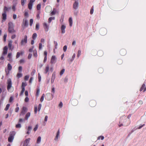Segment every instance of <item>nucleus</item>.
Listing matches in <instances>:
<instances>
[{
	"mask_svg": "<svg viewBox=\"0 0 146 146\" xmlns=\"http://www.w3.org/2000/svg\"><path fill=\"white\" fill-rule=\"evenodd\" d=\"M14 25L13 23L11 22H9L8 24V31L9 32L11 33H13L15 32V31L14 30Z\"/></svg>",
	"mask_w": 146,
	"mask_h": 146,
	"instance_id": "nucleus-1",
	"label": "nucleus"
},
{
	"mask_svg": "<svg viewBox=\"0 0 146 146\" xmlns=\"http://www.w3.org/2000/svg\"><path fill=\"white\" fill-rule=\"evenodd\" d=\"M11 9L10 7H9L8 8H7V7H4V10L5 11L4 13H3L2 16V21L4 22L6 19V17H7V15L6 13V11H8V10L10 9Z\"/></svg>",
	"mask_w": 146,
	"mask_h": 146,
	"instance_id": "nucleus-2",
	"label": "nucleus"
},
{
	"mask_svg": "<svg viewBox=\"0 0 146 146\" xmlns=\"http://www.w3.org/2000/svg\"><path fill=\"white\" fill-rule=\"evenodd\" d=\"M15 134V131H12L10 133V136L8 138V141L9 142H12L14 138V136Z\"/></svg>",
	"mask_w": 146,
	"mask_h": 146,
	"instance_id": "nucleus-3",
	"label": "nucleus"
},
{
	"mask_svg": "<svg viewBox=\"0 0 146 146\" xmlns=\"http://www.w3.org/2000/svg\"><path fill=\"white\" fill-rule=\"evenodd\" d=\"M27 36L26 35L24 36V38L22 39L21 44V45H25L27 42Z\"/></svg>",
	"mask_w": 146,
	"mask_h": 146,
	"instance_id": "nucleus-4",
	"label": "nucleus"
},
{
	"mask_svg": "<svg viewBox=\"0 0 146 146\" xmlns=\"http://www.w3.org/2000/svg\"><path fill=\"white\" fill-rule=\"evenodd\" d=\"M57 61V58L55 55H53L52 56L51 60L50 63L51 64H54Z\"/></svg>",
	"mask_w": 146,
	"mask_h": 146,
	"instance_id": "nucleus-5",
	"label": "nucleus"
},
{
	"mask_svg": "<svg viewBox=\"0 0 146 146\" xmlns=\"http://www.w3.org/2000/svg\"><path fill=\"white\" fill-rule=\"evenodd\" d=\"M12 69V67L10 64H8L7 65V68L5 69V71L7 75H8L9 71L11 70Z\"/></svg>",
	"mask_w": 146,
	"mask_h": 146,
	"instance_id": "nucleus-6",
	"label": "nucleus"
},
{
	"mask_svg": "<svg viewBox=\"0 0 146 146\" xmlns=\"http://www.w3.org/2000/svg\"><path fill=\"white\" fill-rule=\"evenodd\" d=\"M31 139L30 138L26 139L24 141L23 146H30L29 143Z\"/></svg>",
	"mask_w": 146,
	"mask_h": 146,
	"instance_id": "nucleus-7",
	"label": "nucleus"
},
{
	"mask_svg": "<svg viewBox=\"0 0 146 146\" xmlns=\"http://www.w3.org/2000/svg\"><path fill=\"white\" fill-rule=\"evenodd\" d=\"M7 89L8 90H9V89L11 87H12V82L11 81V79H9L7 80Z\"/></svg>",
	"mask_w": 146,
	"mask_h": 146,
	"instance_id": "nucleus-8",
	"label": "nucleus"
},
{
	"mask_svg": "<svg viewBox=\"0 0 146 146\" xmlns=\"http://www.w3.org/2000/svg\"><path fill=\"white\" fill-rule=\"evenodd\" d=\"M79 5V3L78 1H75L73 4V8L76 9H78Z\"/></svg>",
	"mask_w": 146,
	"mask_h": 146,
	"instance_id": "nucleus-9",
	"label": "nucleus"
},
{
	"mask_svg": "<svg viewBox=\"0 0 146 146\" xmlns=\"http://www.w3.org/2000/svg\"><path fill=\"white\" fill-rule=\"evenodd\" d=\"M26 129L27 130L26 133L29 135L31 132V130L32 129V127L31 126H29L26 127Z\"/></svg>",
	"mask_w": 146,
	"mask_h": 146,
	"instance_id": "nucleus-10",
	"label": "nucleus"
},
{
	"mask_svg": "<svg viewBox=\"0 0 146 146\" xmlns=\"http://www.w3.org/2000/svg\"><path fill=\"white\" fill-rule=\"evenodd\" d=\"M66 28V26L64 25H62L61 26V30L62 33V34H64L65 33V29Z\"/></svg>",
	"mask_w": 146,
	"mask_h": 146,
	"instance_id": "nucleus-11",
	"label": "nucleus"
},
{
	"mask_svg": "<svg viewBox=\"0 0 146 146\" xmlns=\"http://www.w3.org/2000/svg\"><path fill=\"white\" fill-rule=\"evenodd\" d=\"M27 109L25 107H23V110L20 113V115H24L25 113L27 111Z\"/></svg>",
	"mask_w": 146,
	"mask_h": 146,
	"instance_id": "nucleus-12",
	"label": "nucleus"
},
{
	"mask_svg": "<svg viewBox=\"0 0 146 146\" xmlns=\"http://www.w3.org/2000/svg\"><path fill=\"white\" fill-rule=\"evenodd\" d=\"M8 48L7 46H5L3 48V54H6L7 52Z\"/></svg>",
	"mask_w": 146,
	"mask_h": 146,
	"instance_id": "nucleus-13",
	"label": "nucleus"
},
{
	"mask_svg": "<svg viewBox=\"0 0 146 146\" xmlns=\"http://www.w3.org/2000/svg\"><path fill=\"white\" fill-rule=\"evenodd\" d=\"M44 28L45 31H48V29H49L48 25H47V24L46 23H44Z\"/></svg>",
	"mask_w": 146,
	"mask_h": 146,
	"instance_id": "nucleus-14",
	"label": "nucleus"
},
{
	"mask_svg": "<svg viewBox=\"0 0 146 146\" xmlns=\"http://www.w3.org/2000/svg\"><path fill=\"white\" fill-rule=\"evenodd\" d=\"M52 10V8L50 6H47L45 8V11L46 12H48Z\"/></svg>",
	"mask_w": 146,
	"mask_h": 146,
	"instance_id": "nucleus-15",
	"label": "nucleus"
},
{
	"mask_svg": "<svg viewBox=\"0 0 146 146\" xmlns=\"http://www.w3.org/2000/svg\"><path fill=\"white\" fill-rule=\"evenodd\" d=\"M41 137L40 136L38 137L37 139L36 143L37 144H40L41 142Z\"/></svg>",
	"mask_w": 146,
	"mask_h": 146,
	"instance_id": "nucleus-16",
	"label": "nucleus"
},
{
	"mask_svg": "<svg viewBox=\"0 0 146 146\" xmlns=\"http://www.w3.org/2000/svg\"><path fill=\"white\" fill-rule=\"evenodd\" d=\"M69 23L70 26L72 27V17H70L69 19Z\"/></svg>",
	"mask_w": 146,
	"mask_h": 146,
	"instance_id": "nucleus-17",
	"label": "nucleus"
},
{
	"mask_svg": "<svg viewBox=\"0 0 146 146\" xmlns=\"http://www.w3.org/2000/svg\"><path fill=\"white\" fill-rule=\"evenodd\" d=\"M49 69V65H48L45 68L44 73L46 74L48 71Z\"/></svg>",
	"mask_w": 146,
	"mask_h": 146,
	"instance_id": "nucleus-18",
	"label": "nucleus"
},
{
	"mask_svg": "<svg viewBox=\"0 0 146 146\" xmlns=\"http://www.w3.org/2000/svg\"><path fill=\"white\" fill-rule=\"evenodd\" d=\"M59 134H60L59 131H58L57 133L56 136L54 139L56 141H57L58 140V138L59 136Z\"/></svg>",
	"mask_w": 146,
	"mask_h": 146,
	"instance_id": "nucleus-19",
	"label": "nucleus"
},
{
	"mask_svg": "<svg viewBox=\"0 0 146 146\" xmlns=\"http://www.w3.org/2000/svg\"><path fill=\"white\" fill-rule=\"evenodd\" d=\"M12 41L11 40H9V42L8 46L10 50H12Z\"/></svg>",
	"mask_w": 146,
	"mask_h": 146,
	"instance_id": "nucleus-20",
	"label": "nucleus"
},
{
	"mask_svg": "<svg viewBox=\"0 0 146 146\" xmlns=\"http://www.w3.org/2000/svg\"><path fill=\"white\" fill-rule=\"evenodd\" d=\"M143 90V92H145L146 91V87L145 86V84H143L141 88L140 89L141 91Z\"/></svg>",
	"mask_w": 146,
	"mask_h": 146,
	"instance_id": "nucleus-21",
	"label": "nucleus"
},
{
	"mask_svg": "<svg viewBox=\"0 0 146 146\" xmlns=\"http://www.w3.org/2000/svg\"><path fill=\"white\" fill-rule=\"evenodd\" d=\"M33 3L29 2L28 5V7L29 9H32Z\"/></svg>",
	"mask_w": 146,
	"mask_h": 146,
	"instance_id": "nucleus-22",
	"label": "nucleus"
},
{
	"mask_svg": "<svg viewBox=\"0 0 146 146\" xmlns=\"http://www.w3.org/2000/svg\"><path fill=\"white\" fill-rule=\"evenodd\" d=\"M24 53V52H18L17 53V55H16V58H19L20 56L21 55L23 54Z\"/></svg>",
	"mask_w": 146,
	"mask_h": 146,
	"instance_id": "nucleus-23",
	"label": "nucleus"
},
{
	"mask_svg": "<svg viewBox=\"0 0 146 146\" xmlns=\"http://www.w3.org/2000/svg\"><path fill=\"white\" fill-rule=\"evenodd\" d=\"M23 76V74L21 73V72H19L17 73V76L18 78H19L21 77H22Z\"/></svg>",
	"mask_w": 146,
	"mask_h": 146,
	"instance_id": "nucleus-24",
	"label": "nucleus"
},
{
	"mask_svg": "<svg viewBox=\"0 0 146 146\" xmlns=\"http://www.w3.org/2000/svg\"><path fill=\"white\" fill-rule=\"evenodd\" d=\"M30 113L29 112H28L25 115V118L27 120L28 119V118L30 116Z\"/></svg>",
	"mask_w": 146,
	"mask_h": 146,
	"instance_id": "nucleus-25",
	"label": "nucleus"
},
{
	"mask_svg": "<svg viewBox=\"0 0 146 146\" xmlns=\"http://www.w3.org/2000/svg\"><path fill=\"white\" fill-rule=\"evenodd\" d=\"M24 26L26 27H27L28 26V21L26 19L24 20Z\"/></svg>",
	"mask_w": 146,
	"mask_h": 146,
	"instance_id": "nucleus-26",
	"label": "nucleus"
},
{
	"mask_svg": "<svg viewBox=\"0 0 146 146\" xmlns=\"http://www.w3.org/2000/svg\"><path fill=\"white\" fill-rule=\"evenodd\" d=\"M55 74L54 73L52 74V78H51V82H53L55 78Z\"/></svg>",
	"mask_w": 146,
	"mask_h": 146,
	"instance_id": "nucleus-27",
	"label": "nucleus"
},
{
	"mask_svg": "<svg viewBox=\"0 0 146 146\" xmlns=\"http://www.w3.org/2000/svg\"><path fill=\"white\" fill-rule=\"evenodd\" d=\"M44 97H45V95L44 94H43L42 95V96L40 98V101L41 102H42L43 101Z\"/></svg>",
	"mask_w": 146,
	"mask_h": 146,
	"instance_id": "nucleus-28",
	"label": "nucleus"
},
{
	"mask_svg": "<svg viewBox=\"0 0 146 146\" xmlns=\"http://www.w3.org/2000/svg\"><path fill=\"white\" fill-rule=\"evenodd\" d=\"M75 56H76V54L75 53H74L73 55L72 56V59H70L69 60H70V61L71 62H72L74 60L75 57Z\"/></svg>",
	"mask_w": 146,
	"mask_h": 146,
	"instance_id": "nucleus-29",
	"label": "nucleus"
},
{
	"mask_svg": "<svg viewBox=\"0 0 146 146\" xmlns=\"http://www.w3.org/2000/svg\"><path fill=\"white\" fill-rule=\"evenodd\" d=\"M27 85V84L25 82H23L22 83V88H24Z\"/></svg>",
	"mask_w": 146,
	"mask_h": 146,
	"instance_id": "nucleus-30",
	"label": "nucleus"
},
{
	"mask_svg": "<svg viewBox=\"0 0 146 146\" xmlns=\"http://www.w3.org/2000/svg\"><path fill=\"white\" fill-rule=\"evenodd\" d=\"M12 55V54L11 53H9L8 54L7 57L9 58L10 60L11 59Z\"/></svg>",
	"mask_w": 146,
	"mask_h": 146,
	"instance_id": "nucleus-31",
	"label": "nucleus"
},
{
	"mask_svg": "<svg viewBox=\"0 0 146 146\" xmlns=\"http://www.w3.org/2000/svg\"><path fill=\"white\" fill-rule=\"evenodd\" d=\"M38 124L36 125L35 126V127H34V128L33 129V131H36L37 130V129L38 128Z\"/></svg>",
	"mask_w": 146,
	"mask_h": 146,
	"instance_id": "nucleus-32",
	"label": "nucleus"
},
{
	"mask_svg": "<svg viewBox=\"0 0 146 146\" xmlns=\"http://www.w3.org/2000/svg\"><path fill=\"white\" fill-rule=\"evenodd\" d=\"M33 56L35 57L37 56V52L36 50H34L33 51Z\"/></svg>",
	"mask_w": 146,
	"mask_h": 146,
	"instance_id": "nucleus-33",
	"label": "nucleus"
},
{
	"mask_svg": "<svg viewBox=\"0 0 146 146\" xmlns=\"http://www.w3.org/2000/svg\"><path fill=\"white\" fill-rule=\"evenodd\" d=\"M37 37V34L36 33H34L33 35L32 38L33 39H35Z\"/></svg>",
	"mask_w": 146,
	"mask_h": 146,
	"instance_id": "nucleus-34",
	"label": "nucleus"
},
{
	"mask_svg": "<svg viewBox=\"0 0 146 146\" xmlns=\"http://www.w3.org/2000/svg\"><path fill=\"white\" fill-rule=\"evenodd\" d=\"M40 92V90L39 89H38L37 90L36 92V95L37 96H38L39 95Z\"/></svg>",
	"mask_w": 146,
	"mask_h": 146,
	"instance_id": "nucleus-35",
	"label": "nucleus"
},
{
	"mask_svg": "<svg viewBox=\"0 0 146 146\" xmlns=\"http://www.w3.org/2000/svg\"><path fill=\"white\" fill-rule=\"evenodd\" d=\"M81 50H78V53L77 55V56L78 58H79V56H80L81 55Z\"/></svg>",
	"mask_w": 146,
	"mask_h": 146,
	"instance_id": "nucleus-36",
	"label": "nucleus"
},
{
	"mask_svg": "<svg viewBox=\"0 0 146 146\" xmlns=\"http://www.w3.org/2000/svg\"><path fill=\"white\" fill-rule=\"evenodd\" d=\"M16 127L18 128H20L21 127V125L19 123L16 125Z\"/></svg>",
	"mask_w": 146,
	"mask_h": 146,
	"instance_id": "nucleus-37",
	"label": "nucleus"
},
{
	"mask_svg": "<svg viewBox=\"0 0 146 146\" xmlns=\"http://www.w3.org/2000/svg\"><path fill=\"white\" fill-rule=\"evenodd\" d=\"M56 10L55 9H54L53 11L51 13V15H54L56 13Z\"/></svg>",
	"mask_w": 146,
	"mask_h": 146,
	"instance_id": "nucleus-38",
	"label": "nucleus"
},
{
	"mask_svg": "<svg viewBox=\"0 0 146 146\" xmlns=\"http://www.w3.org/2000/svg\"><path fill=\"white\" fill-rule=\"evenodd\" d=\"M9 106H10V104H7V105H6V106L5 108V111L7 110H8V109H9Z\"/></svg>",
	"mask_w": 146,
	"mask_h": 146,
	"instance_id": "nucleus-39",
	"label": "nucleus"
},
{
	"mask_svg": "<svg viewBox=\"0 0 146 146\" xmlns=\"http://www.w3.org/2000/svg\"><path fill=\"white\" fill-rule=\"evenodd\" d=\"M54 19V17H52L49 18L48 19V21L49 23L52 20Z\"/></svg>",
	"mask_w": 146,
	"mask_h": 146,
	"instance_id": "nucleus-40",
	"label": "nucleus"
},
{
	"mask_svg": "<svg viewBox=\"0 0 146 146\" xmlns=\"http://www.w3.org/2000/svg\"><path fill=\"white\" fill-rule=\"evenodd\" d=\"M41 8V4H39L37 6V9L38 10L40 9Z\"/></svg>",
	"mask_w": 146,
	"mask_h": 146,
	"instance_id": "nucleus-41",
	"label": "nucleus"
},
{
	"mask_svg": "<svg viewBox=\"0 0 146 146\" xmlns=\"http://www.w3.org/2000/svg\"><path fill=\"white\" fill-rule=\"evenodd\" d=\"M19 72H21L22 70V67L21 66H20L18 68Z\"/></svg>",
	"mask_w": 146,
	"mask_h": 146,
	"instance_id": "nucleus-42",
	"label": "nucleus"
},
{
	"mask_svg": "<svg viewBox=\"0 0 146 146\" xmlns=\"http://www.w3.org/2000/svg\"><path fill=\"white\" fill-rule=\"evenodd\" d=\"M19 62L21 64H23L25 62V60L24 59H22L20 60Z\"/></svg>",
	"mask_w": 146,
	"mask_h": 146,
	"instance_id": "nucleus-43",
	"label": "nucleus"
},
{
	"mask_svg": "<svg viewBox=\"0 0 146 146\" xmlns=\"http://www.w3.org/2000/svg\"><path fill=\"white\" fill-rule=\"evenodd\" d=\"M55 88L54 87H52V88L51 92H52L53 94L55 93Z\"/></svg>",
	"mask_w": 146,
	"mask_h": 146,
	"instance_id": "nucleus-44",
	"label": "nucleus"
},
{
	"mask_svg": "<svg viewBox=\"0 0 146 146\" xmlns=\"http://www.w3.org/2000/svg\"><path fill=\"white\" fill-rule=\"evenodd\" d=\"M54 44H55V49H57V46H58V43L56 41H54Z\"/></svg>",
	"mask_w": 146,
	"mask_h": 146,
	"instance_id": "nucleus-45",
	"label": "nucleus"
},
{
	"mask_svg": "<svg viewBox=\"0 0 146 146\" xmlns=\"http://www.w3.org/2000/svg\"><path fill=\"white\" fill-rule=\"evenodd\" d=\"M98 139H101L102 140H103L104 139V137L103 136H99L98 137Z\"/></svg>",
	"mask_w": 146,
	"mask_h": 146,
	"instance_id": "nucleus-46",
	"label": "nucleus"
},
{
	"mask_svg": "<svg viewBox=\"0 0 146 146\" xmlns=\"http://www.w3.org/2000/svg\"><path fill=\"white\" fill-rule=\"evenodd\" d=\"M42 106V105L41 104H39L38 106V111H39L41 108V107Z\"/></svg>",
	"mask_w": 146,
	"mask_h": 146,
	"instance_id": "nucleus-47",
	"label": "nucleus"
},
{
	"mask_svg": "<svg viewBox=\"0 0 146 146\" xmlns=\"http://www.w3.org/2000/svg\"><path fill=\"white\" fill-rule=\"evenodd\" d=\"M29 77V76L28 75L25 76L24 78L25 80H28Z\"/></svg>",
	"mask_w": 146,
	"mask_h": 146,
	"instance_id": "nucleus-48",
	"label": "nucleus"
},
{
	"mask_svg": "<svg viewBox=\"0 0 146 146\" xmlns=\"http://www.w3.org/2000/svg\"><path fill=\"white\" fill-rule=\"evenodd\" d=\"M30 25L32 26L33 23V20L32 19H31L30 20Z\"/></svg>",
	"mask_w": 146,
	"mask_h": 146,
	"instance_id": "nucleus-49",
	"label": "nucleus"
},
{
	"mask_svg": "<svg viewBox=\"0 0 146 146\" xmlns=\"http://www.w3.org/2000/svg\"><path fill=\"white\" fill-rule=\"evenodd\" d=\"M39 25L38 24H36V29L38 30L39 29Z\"/></svg>",
	"mask_w": 146,
	"mask_h": 146,
	"instance_id": "nucleus-50",
	"label": "nucleus"
},
{
	"mask_svg": "<svg viewBox=\"0 0 146 146\" xmlns=\"http://www.w3.org/2000/svg\"><path fill=\"white\" fill-rule=\"evenodd\" d=\"M26 0H21V4L22 5H24L25 4V2H26Z\"/></svg>",
	"mask_w": 146,
	"mask_h": 146,
	"instance_id": "nucleus-51",
	"label": "nucleus"
},
{
	"mask_svg": "<svg viewBox=\"0 0 146 146\" xmlns=\"http://www.w3.org/2000/svg\"><path fill=\"white\" fill-rule=\"evenodd\" d=\"M67 49V46H64L63 48V50L64 52L66 51Z\"/></svg>",
	"mask_w": 146,
	"mask_h": 146,
	"instance_id": "nucleus-52",
	"label": "nucleus"
},
{
	"mask_svg": "<svg viewBox=\"0 0 146 146\" xmlns=\"http://www.w3.org/2000/svg\"><path fill=\"white\" fill-rule=\"evenodd\" d=\"M42 43H40L39 44V48L40 49H42Z\"/></svg>",
	"mask_w": 146,
	"mask_h": 146,
	"instance_id": "nucleus-53",
	"label": "nucleus"
},
{
	"mask_svg": "<svg viewBox=\"0 0 146 146\" xmlns=\"http://www.w3.org/2000/svg\"><path fill=\"white\" fill-rule=\"evenodd\" d=\"M65 71V70L64 69H63L60 72V75H62V74H63Z\"/></svg>",
	"mask_w": 146,
	"mask_h": 146,
	"instance_id": "nucleus-54",
	"label": "nucleus"
},
{
	"mask_svg": "<svg viewBox=\"0 0 146 146\" xmlns=\"http://www.w3.org/2000/svg\"><path fill=\"white\" fill-rule=\"evenodd\" d=\"M63 106V104L62 102H60L59 105V106L60 108H62Z\"/></svg>",
	"mask_w": 146,
	"mask_h": 146,
	"instance_id": "nucleus-55",
	"label": "nucleus"
},
{
	"mask_svg": "<svg viewBox=\"0 0 146 146\" xmlns=\"http://www.w3.org/2000/svg\"><path fill=\"white\" fill-rule=\"evenodd\" d=\"M34 48V46H32L31 48H30L29 50V52H31L33 50V49Z\"/></svg>",
	"mask_w": 146,
	"mask_h": 146,
	"instance_id": "nucleus-56",
	"label": "nucleus"
},
{
	"mask_svg": "<svg viewBox=\"0 0 146 146\" xmlns=\"http://www.w3.org/2000/svg\"><path fill=\"white\" fill-rule=\"evenodd\" d=\"M25 91V88H22V90L21 92V94L22 95L24 92Z\"/></svg>",
	"mask_w": 146,
	"mask_h": 146,
	"instance_id": "nucleus-57",
	"label": "nucleus"
},
{
	"mask_svg": "<svg viewBox=\"0 0 146 146\" xmlns=\"http://www.w3.org/2000/svg\"><path fill=\"white\" fill-rule=\"evenodd\" d=\"M38 78L39 79V81H40L41 80V77L39 73L38 74Z\"/></svg>",
	"mask_w": 146,
	"mask_h": 146,
	"instance_id": "nucleus-58",
	"label": "nucleus"
},
{
	"mask_svg": "<svg viewBox=\"0 0 146 146\" xmlns=\"http://www.w3.org/2000/svg\"><path fill=\"white\" fill-rule=\"evenodd\" d=\"M7 36V35L6 34H5L4 35L3 38H4V40L5 41L6 40V38Z\"/></svg>",
	"mask_w": 146,
	"mask_h": 146,
	"instance_id": "nucleus-59",
	"label": "nucleus"
},
{
	"mask_svg": "<svg viewBox=\"0 0 146 146\" xmlns=\"http://www.w3.org/2000/svg\"><path fill=\"white\" fill-rule=\"evenodd\" d=\"M25 16L28 17H29L28 13L27 12H25Z\"/></svg>",
	"mask_w": 146,
	"mask_h": 146,
	"instance_id": "nucleus-60",
	"label": "nucleus"
},
{
	"mask_svg": "<svg viewBox=\"0 0 146 146\" xmlns=\"http://www.w3.org/2000/svg\"><path fill=\"white\" fill-rule=\"evenodd\" d=\"M29 100V98L28 97H26L25 100V101L26 102H28Z\"/></svg>",
	"mask_w": 146,
	"mask_h": 146,
	"instance_id": "nucleus-61",
	"label": "nucleus"
},
{
	"mask_svg": "<svg viewBox=\"0 0 146 146\" xmlns=\"http://www.w3.org/2000/svg\"><path fill=\"white\" fill-rule=\"evenodd\" d=\"M48 118V117L46 115L45 116L44 119L45 121L46 122L47 121Z\"/></svg>",
	"mask_w": 146,
	"mask_h": 146,
	"instance_id": "nucleus-62",
	"label": "nucleus"
},
{
	"mask_svg": "<svg viewBox=\"0 0 146 146\" xmlns=\"http://www.w3.org/2000/svg\"><path fill=\"white\" fill-rule=\"evenodd\" d=\"M19 110V107H17L15 108V111L16 112H17Z\"/></svg>",
	"mask_w": 146,
	"mask_h": 146,
	"instance_id": "nucleus-63",
	"label": "nucleus"
},
{
	"mask_svg": "<svg viewBox=\"0 0 146 146\" xmlns=\"http://www.w3.org/2000/svg\"><path fill=\"white\" fill-rule=\"evenodd\" d=\"M32 56V55L31 54H29L28 57V58L30 59L31 58Z\"/></svg>",
	"mask_w": 146,
	"mask_h": 146,
	"instance_id": "nucleus-64",
	"label": "nucleus"
}]
</instances>
